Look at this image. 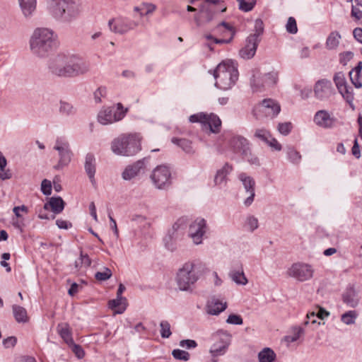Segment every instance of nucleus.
Returning <instances> with one entry per match:
<instances>
[{"mask_svg": "<svg viewBox=\"0 0 362 362\" xmlns=\"http://www.w3.org/2000/svg\"><path fill=\"white\" fill-rule=\"evenodd\" d=\"M49 71L54 76L74 78L87 74L90 64L81 57L69 52H59L51 57L47 63Z\"/></svg>", "mask_w": 362, "mask_h": 362, "instance_id": "1", "label": "nucleus"}, {"mask_svg": "<svg viewBox=\"0 0 362 362\" xmlns=\"http://www.w3.org/2000/svg\"><path fill=\"white\" fill-rule=\"evenodd\" d=\"M31 53L38 58L47 57L57 46V35L49 28H36L29 40Z\"/></svg>", "mask_w": 362, "mask_h": 362, "instance_id": "2", "label": "nucleus"}, {"mask_svg": "<svg viewBox=\"0 0 362 362\" xmlns=\"http://www.w3.org/2000/svg\"><path fill=\"white\" fill-rule=\"evenodd\" d=\"M213 75L216 80L215 86L224 90L230 89L238 78L237 66L232 60L220 63L214 71Z\"/></svg>", "mask_w": 362, "mask_h": 362, "instance_id": "3", "label": "nucleus"}, {"mask_svg": "<svg viewBox=\"0 0 362 362\" xmlns=\"http://www.w3.org/2000/svg\"><path fill=\"white\" fill-rule=\"evenodd\" d=\"M112 151L122 156H132L141 150V138L136 134H122L111 142Z\"/></svg>", "mask_w": 362, "mask_h": 362, "instance_id": "4", "label": "nucleus"}, {"mask_svg": "<svg viewBox=\"0 0 362 362\" xmlns=\"http://www.w3.org/2000/svg\"><path fill=\"white\" fill-rule=\"evenodd\" d=\"M199 279L197 264L193 262H187L178 270L176 276L177 285L181 291H190L192 286Z\"/></svg>", "mask_w": 362, "mask_h": 362, "instance_id": "5", "label": "nucleus"}, {"mask_svg": "<svg viewBox=\"0 0 362 362\" xmlns=\"http://www.w3.org/2000/svg\"><path fill=\"white\" fill-rule=\"evenodd\" d=\"M51 9L57 18L69 21L79 13L78 6L74 0H52Z\"/></svg>", "mask_w": 362, "mask_h": 362, "instance_id": "6", "label": "nucleus"}, {"mask_svg": "<svg viewBox=\"0 0 362 362\" xmlns=\"http://www.w3.org/2000/svg\"><path fill=\"white\" fill-rule=\"evenodd\" d=\"M218 0H206L199 8V13L194 16V21L197 26H201L213 20L216 14L223 12L226 8L218 6Z\"/></svg>", "mask_w": 362, "mask_h": 362, "instance_id": "7", "label": "nucleus"}, {"mask_svg": "<svg viewBox=\"0 0 362 362\" xmlns=\"http://www.w3.org/2000/svg\"><path fill=\"white\" fill-rule=\"evenodd\" d=\"M128 111L122 103H119L115 106L103 107L98 114V122L103 125L110 124L122 120Z\"/></svg>", "mask_w": 362, "mask_h": 362, "instance_id": "8", "label": "nucleus"}, {"mask_svg": "<svg viewBox=\"0 0 362 362\" xmlns=\"http://www.w3.org/2000/svg\"><path fill=\"white\" fill-rule=\"evenodd\" d=\"M214 343L211 345L209 353L212 357L224 355L232 341V334L225 329H218L211 335Z\"/></svg>", "mask_w": 362, "mask_h": 362, "instance_id": "9", "label": "nucleus"}, {"mask_svg": "<svg viewBox=\"0 0 362 362\" xmlns=\"http://www.w3.org/2000/svg\"><path fill=\"white\" fill-rule=\"evenodd\" d=\"M286 273L289 277L298 281L304 282L310 280L313 277L315 269L310 264L298 262L292 264Z\"/></svg>", "mask_w": 362, "mask_h": 362, "instance_id": "10", "label": "nucleus"}, {"mask_svg": "<svg viewBox=\"0 0 362 362\" xmlns=\"http://www.w3.org/2000/svg\"><path fill=\"white\" fill-rule=\"evenodd\" d=\"M54 149L57 151L59 153V161L54 166V168L55 170H60L67 166L71 162L73 156L68 141L64 137L57 138Z\"/></svg>", "mask_w": 362, "mask_h": 362, "instance_id": "11", "label": "nucleus"}, {"mask_svg": "<svg viewBox=\"0 0 362 362\" xmlns=\"http://www.w3.org/2000/svg\"><path fill=\"white\" fill-rule=\"evenodd\" d=\"M150 177L158 189H165L171 185V172L165 165H158L154 168Z\"/></svg>", "mask_w": 362, "mask_h": 362, "instance_id": "12", "label": "nucleus"}, {"mask_svg": "<svg viewBox=\"0 0 362 362\" xmlns=\"http://www.w3.org/2000/svg\"><path fill=\"white\" fill-rule=\"evenodd\" d=\"M184 235L185 231L181 223L178 222L175 223L163 238L165 248L171 252L177 250L179 243L182 240Z\"/></svg>", "mask_w": 362, "mask_h": 362, "instance_id": "13", "label": "nucleus"}, {"mask_svg": "<svg viewBox=\"0 0 362 362\" xmlns=\"http://www.w3.org/2000/svg\"><path fill=\"white\" fill-rule=\"evenodd\" d=\"M208 230L206 220L202 218H197L190 223L188 235L194 244L200 245L203 243Z\"/></svg>", "mask_w": 362, "mask_h": 362, "instance_id": "14", "label": "nucleus"}, {"mask_svg": "<svg viewBox=\"0 0 362 362\" xmlns=\"http://www.w3.org/2000/svg\"><path fill=\"white\" fill-rule=\"evenodd\" d=\"M138 25V22L122 16L112 18L108 22L110 30L112 32L119 35H124L129 31L135 29Z\"/></svg>", "mask_w": 362, "mask_h": 362, "instance_id": "15", "label": "nucleus"}, {"mask_svg": "<svg viewBox=\"0 0 362 362\" xmlns=\"http://www.w3.org/2000/svg\"><path fill=\"white\" fill-rule=\"evenodd\" d=\"M256 111L266 117L273 118L279 115L281 107L278 102L273 99H264L256 107Z\"/></svg>", "mask_w": 362, "mask_h": 362, "instance_id": "16", "label": "nucleus"}, {"mask_svg": "<svg viewBox=\"0 0 362 362\" xmlns=\"http://www.w3.org/2000/svg\"><path fill=\"white\" fill-rule=\"evenodd\" d=\"M313 122L317 127L328 129L337 126V119L327 110H320L315 112Z\"/></svg>", "mask_w": 362, "mask_h": 362, "instance_id": "17", "label": "nucleus"}, {"mask_svg": "<svg viewBox=\"0 0 362 362\" xmlns=\"http://www.w3.org/2000/svg\"><path fill=\"white\" fill-rule=\"evenodd\" d=\"M147 162V158H144L127 166L122 174V178L124 180H130L136 176L144 174Z\"/></svg>", "mask_w": 362, "mask_h": 362, "instance_id": "18", "label": "nucleus"}, {"mask_svg": "<svg viewBox=\"0 0 362 362\" xmlns=\"http://www.w3.org/2000/svg\"><path fill=\"white\" fill-rule=\"evenodd\" d=\"M314 93L317 99L326 100L334 94V89L330 81L322 79L318 81L314 87Z\"/></svg>", "mask_w": 362, "mask_h": 362, "instance_id": "19", "label": "nucleus"}, {"mask_svg": "<svg viewBox=\"0 0 362 362\" xmlns=\"http://www.w3.org/2000/svg\"><path fill=\"white\" fill-rule=\"evenodd\" d=\"M215 35L223 36V38L215 39L216 44H228L233 37V28L226 22H221L214 30Z\"/></svg>", "mask_w": 362, "mask_h": 362, "instance_id": "20", "label": "nucleus"}, {"mask_svg": "<svg viewBox=\"0 0 362 362\" xmlns=\"http://www.w3.org/2000/svg\"><path fill=\"white\" fill-rule=\"evenodd\" d=\"M238 179L242 182L246 192L249 194L248 197L245 199L244 204L246 206H250L252 204L255 196V182L252 177L248 176L246 173H242L238 175Z\"/></svg>", "mask_w": 362, "mask_h": 362, "instance_id": "21", "label": "nucleus"}, {"mask_svg": "<svg viewBox=\"0 0 362 362\" xmlns=\"http://www.w3.org/2000/svg\"><path fill=\"white\" fill-rule=\"evenodd\" d=\"M84 170L92 185L95 187L96 159L92 153H88L85 156Z\"/></svg>", "mask_w": 362, "mask_h": 362, "instance_id": "22", "label": "nucleus"}, {"mask_svg": "<svg viewBox=\"0 0 362 362\" xmlns=\"http://www.w3.org/2000/svg\"><path fill=\"white\" fill-rule=\"evenodd\" d=\"M259 42L255 40L254 36H248L245 47L240 50V56L245 59L252 58L255 54Z\"/></svg>", "mask_w": 362, "mask_h": 362, "instance_id": "23", "label": "nucleus"}, {"mask_svg": "<svg viewBox=\"0 0 362 362\" xmlns=\"http://www.w3.org/2000/svg\"><path fill=\"white\" fill-rule=\"evenodd\" d=\"M230 145L235 152L240 153L243 156H247L250 146L245 138L241 136H233L230 141Z\"/></svg>", "mask_w": 362, "mask_h": 362, "instance_id": "24", "label": "nucleus"}, {"mask_svg": "<svg viewBox=\"0 0 362 362\" xmlns=\"http://www.w3.org/2000/svg\"><path fill=\"white\" fill-rule=\"evenodd\" d=\"M227 308V303L216 297L211 298L206 304V313L209 315H217Z\"/></svg>", "mask_w": 362, "mask_h": 362, "instance_id": "25", "label": "nucleus"}, {"mask_svg": "<svg viewBox=\"0 0 362 362\" xmlns=\"http://www.w3.org/2000/svg\"><path fill=\"white\" fill-rule=\"evenodd\" d=\"M232 170V165L228 163H225L221 169L217 170L214 176V185L217 186L226 185L227 183V176L230 173Z\"/></svg>", "mask_w": 362, "mask_h": 362, "instance_id": "26", "label": "nucleus"}, {"mask_svg": "<svg viewBox=\"0 0 362 362\" xmlns=\"http://www.w3.org/2000/svg\"><path fill=\"white\" fill-rule=\"evenodd\" d=\"M230 278L237 284L245 286L248 280L245 276L242 264H238L236 268L232 269L229 272Z\"/></svg>", "mask_w": 362, "mask_h": 362, "instance_id": "27", "label": "nucleus"}, {"mask_svg": "<svg viewBox=\"0 0 362 362\" xmlns=\"http://www.w3.org/2000/svg\"><path fill=\"white\" fill-rule=\"evenodd\" d=\"M23 15L25 18L30 17L36 9V0H18Z\"/></svg>", "mask_w": 362, "mask_h": 362, "instance_id": "28", "label": "nucleus"}, {"mask_svg": "<svg viewBox=\"0 0 362 362\" xmlns=\"http://www.w3.org/2000/svg\"><path fill=\"white\" fill-rule=\"evenodd\" d=\"M343 301L351 308H356L358 304V298H357V293L355 288L350 287L343 294Z\"/></svg>", "mask_w": 362, "mask_h": 362, "instance_id": "29", "label": "nucleus"}, {"mask_svg": "<svg viewBox=\"0 0 362 362\" xmlns=\"http://www.w3.org/2000/svg\"><path fill=\"white\" fill-rule=\"evenodd\" d=\"M57 332L64 342L67 344L73 343V338L69 326L67 323H60L57 327Z\"/></svg>", "mask_w": 362, "mask_h": 362, "instance_id": "30", "label": "nucleus"}, {"mask_svg": "<svg viewBox=\"0 0 362 362\" xmlns=\"http://www.w3.org/2000/svg\"><path fill=\"white\" fill-rule=\"evenodd\" d=\"M172 142L180 147L185 153L192 154L194 153L192 142L186 139L173 138Z\"/></svg>", "mask_w": 362, "mask_h": 362, "instance_id": "31", "label": "nucleus"}, {"mask_svg": "<svg viewBox=\"0 0 362 362\" xmlns=\"http://www.w3.org/2000/svg\"><path fill=\"white\" fill-rule=\"evenodd\" d=\"M341 37V35L337 31L332 32L327 38L326 47L328 49H336L339 45Z\"/></svg>", "mask_w": 362, "mask_h": 362, "instance_id": "32", "label": "nucleus"}, {"mask_svg": "<svg viewBox=\"0 0 362 362\" xmlns=\"http://www.w3.org/2000/svg\"><path fill=\"white\" fill-rule=\"evenodd\" d=\"M13 313L14 317L18 322L24 323L28 321L27 311L24 308L14 305H13Z\"/></svg>", "mask_w": 362, "mask_h": 362, "instance_id": "33", "label": "nucleus"}, {"mask_svg": "<svg viewBox=\"0 0 362 362\" xmlns=\"http://www.w3.org/2000/svg\"><path fill=\"white\" fill-rule=\"evenodd\" d=\"M49 204L51 210L54 214L61 213L64 208V202L60 197H51L49 200Z\"/></svg>", "mask_w": 362, "mask_h": 362, "instance_id": "34", "label": "nucleus"}, {"mask_svg": "<svg viewBox=\"0 0 362 362\" xmlns=\"http://www.w3.org/2000/svg\"><path fill=\"white\" fill-rule=\"evenodd\" d=\"M259 362H273L276 358V354L270 348H264L258 354Z\"/></svg>", "mask_w": 362, "mask_h": 362, "instance_id": "35", "label": "nucleus"}, {"mask_svg": "<svg viewBox=\"0 0 362 362\" xmlns=\"http://www.w3.org/2000/svg\"><path fill=\"white\" fill-rule=\"evenodd\" d=\"M205 123L209 124L211 131L214 133L218 131V129L221 124V122L219 117L214 114L206 115V121Z\"/></svg>", "mask_w": 362, "mask_h": 362, "instance_id": "36", "label": "nucleus"}, {"mask_svg": "<svg viewBox=\"0 0 362 362\" xmlns=\"http://www.w3.org/2000/svg\"><path fill=\"white\" fill-rule=\"evenodd\" d=\"M358 314L356 310H349L341 316V321L346 325H354L356 322V320L357 319Z\"/></svg>", "mask_w": 362, "mask_h": 362, "instance_id": "37", "label": "nucleus"}, {"mask_svg": "<svg viewBox=\"0 0 362 362\" xmlns=\"http://www.w3.org/2000/svg\"><path fill=\"white\" fill-rule=\"evenodd\" d=\"M59 110L60 114L65 116H71L76 113L75 107L69 103L61 100Z\"/></svg>", "mask_w": 362, "mask_h": 362, "instance_id": "38", "label": "nucleus"}, {"mask_svg": "<svg viewBox=\"0 0 362 362\" xmlns=\"http://www.w3.org/2000/svg\"><path fill=\"white\" fill-rule=\"evenodd\" d=\"M259 227V221L257 218H256L253 215H248L246 218L244 223V228L250 231L253 232L256 229H257Z\"/></svg>", "mask_w": 362, "mask_h": 362, "instance_id": "39", "label": "nucleus"}, {"mask_svg": "<svg viewBox=\"0 0 362 362\" xmlns=\"http://www.w3.org/2000/svg\"><path fill=\"white\" fill-rule=\"evenodd\" d=\"M288 159L293 164H298L301 160V155L293 147H288L286 149Z\"/></svg>", "mask_w": 362, "mask_h": 362, "instance_id": "40", "label": "nucleus"}, {"mask_svg": "<svg viewBox=\"0 0 362 362\" xmlns=\"http://www.w3.org/2000/svg\"><path fill=\"white\" fill-rule=\"evenodd\" d=\"M334 81L339 91L344 90L347 86L344 74L342 72L335 74L334 76Z\"/></svg>", "mask_w": 362, "mask_h": 362, "instance_id": "41", "label": "nucleus"}, {"mask_svg": "<svg viewBox=\"0 0 362 362\" xmlns=\"http://www.w3.org/2000/svg\"><path fill=\"white\" fill-rule=\"evenodd\" d=\"M264 32V23L261 19H256L255 21V33L249 36H254L255 40L260 41V36Z\"/></svg>", "mask_w": 362, "mask_h": 362, "instance_id": "42", "label": "nucleus"}, {"mask_svg": "<svg viewBox=\"0 0 362 362\" xmlns=\"http://www.w3.org/2000/svg\"><path fill=\"white\" fill-rule=\"evenodd\" d=\"M160 333L161 337L164 339L169 338L172 334L170 323L166 320H162L160 323Z\"/></svg>", "mask_w": 362, "mask_h": 362, "instance_id": "43", "label": "nucleus"}, {"mask_svg": "<svg viewBox=\"0 0 362 362\" xmlns=\"http://www.w3.org/2000/svg\"><path fill=\"white\" fill-rule=\"evenodd\" d=\"M239 3V8L240 10L247 12L251 11L255 4L256 0H237Z\"/></svg>", "mask_w": 362, "mask_h": 362, "instance_id": "44", "label": "nucleus"}, {"mask_svg": "<svg viewBox=\"0 0 362 362\" xmlns=\"http://www.w3.org/2000/svg\"><path fill=\"white\" fill-rule=\"evenodd\" d=\"M172 355L175 359L184 361H189L190 358V355L187 351L181 349H174Z\"/></svg>", "mask_w": 362, "mask_h": 362, "instance_id": "45", "label": "nucleus"}, {"mask_svg": "<svg viewBox=\"0 0 362 362\" xmlns=\"http://www.w3.org/2000/svg\"><path fill=\"white\" fill-rule=\"evenodd\" d=\"M339 92L348 103H352L354 100V93L351 87L347 85L344 90H341Z\"/></svg>", "mask_w": 362, "mask_h": 362, "instance_id": "46", "label": "nucleus"}, {"mask_svg": "<svg viewBox=\"0 0 362 362\" xmlns=\"http://www.w3.org/2000/svg\"><path fill=\"white\" fill-rule=\"evenodd\" d=\"M112 274L111 270L107 267H105L103 272H98L95 273V278L98 281H106L112 276Z\"/></svg>", "mask_w": 362, "mask_h": 362, "instance_id": "47", "label": "nucleus"}, {"mask_svg": "<svg viewBox=\"0 0 362 362\" xmlns=\"http://www.w3.org/2000/svg\"><path fill=\"white\" fill-rule=\"evenodd\" d=\"M271 134L265 129H258L255 131V136L267 143L270 139Z\"/></svg>", "mask_w": 362, "mask_h": 362, "instance_id": "48", "label": "nucleus"}, {"mask_svg": "<svg viewBox=\"0 0 362 362\" xmlns=\"http://www.w3.org/2000/svg\"><path fill=\"white\" fill-rule=\"evenodd\" d=\"M288 33L296 34L298 32L296 19L293 17H289L286 25Z\"/></svg>", "mask_w": 362, "mask_h": 362, "instance_id": "49", "label": "nucleus"}, {"mask_svg": "<svg viewBox=\"0 0 362 362\" xmlns=\"http://www.w3.org/2000/svg\"><path fill=\"white\" fill-rule=\"evenodd\" d=\"M226 322L230 325H240L243 323V320L240 315L230 314L228 315Z\"/></svg>", "mask_w": 362, "mask_h": 362, "instance_id": "50", "label": "nucleus"}, {"mask_svg": "<svg viewBox=\"0 0 362 362\" xmlns=\"http://www.w3.org/2000/svg\"><path fill=\"white\" fill-rule=\"evenodd\" d=\"M303 329L300 327H296L293 329V333L292 335L287 336L286 339L288 342H294L297 341L300 337L303 334Z\"/></svg>", "mask_w": 362, "mask_h": 362, "instance_id": "51", "label": "nucleus"}, {"mask_svg": "<svg viewBox=\"0 0 362 362\" xmlns=\"http://www.w3.org/2000/svg\"><path fill=\"white\" fill-rule=\"evenodd\" d=\"M292 129V124L291 122L279 123L278 125V130L282 135H288Z\"/></svg>", "mask_w": 362, "mask_h": 362, "instance_id": "52", "label": "nucleus"}, {"mask_svg": "<svg viewBox=\"0 0 362 362\" xmlns=\"http://www.w3.org/2000/svg\"><path fill=\"white\" fill-rule=\"evenodd\" d=\"M360 74H361L354 73V71H350L349 72L351 82L356 88L362 87V83L360 81Z\"/></svg>", "mask_w": 362, "mask_h": 362, "instance_id": "53", "label": "nucleus"}, {"mask_svg": "<svg viewBox=\"0 0 362 362\" xmlns=\"http://www.w3.org/2000/svg\"><path fill=\"white\" fill-rule=\"evenodd\" d=\"M277 74L274 72L267 73L264 76V81L267 86H272L276 83Z\"/></svg>", "mask_w": 362, "mask_h": 362, "instance_id": "54", "label": "nucleus"}, {"mask_svg": "<svg viewBox=\"0 0 362 362\" xmlns=\"http://www.w3.org/2000/svg\"><path fill=\"white\" fill-rule=\"evenodd\" d=\"M41 191L45 195H49L52 192L51 182L45 179L41 183Z\"/></svg>", "mask_w": 362, "mask_h": 362, "instance_id": "55", "label": "nucleus"}, {"mask_svg": "<svg viewBox=\"0 0 362 362\" xmlns=\"http://www.w3.org/2000/svg\"><path fill=\"white\" fill-rule=\"evenodd\" d=\"M189 121L191 122L205 123V122L206 121V114L201 112L192 115L189 117Z\"/></svg>", "mask_w": 362, "mask_h": 362, "instance_id": "56", "label": "nucleus"}, {"mask_svg": "<svg viewBox=\"0 0 362 362\" xmlns=\"http://www.w3.org/2000/svg\"><path fill=\"white\" fill-rule=\"evenodd\" d=\"M68 345L71 348L72 351L78 358H82L84 356V351L81 346L74 344V341L72 344Z\"/></svg>", "mask_w": 362, "mask_h": 362, "instance_id": "57", "label": "nucleus"}, {"mask_svg": "<svg viewBox=\"0 0 362 362\" xmlns=\"http://www.w3.org/2000/svg\"><path fill=\"white\" fill-rule=\"evenodd\" d=\"M354 57V54L351 52H344L341 53L339 55L340 63L343 65H346Z\"/></svg>", "mask_w": 362, "mask_h": 362, "instance_id": "58", "label": "nucleus"}, {"mask_svg": "<svg viewBox=\"0 0 362 362\" xmlns=\"http://www.w3.org/2000/svg\"><path fill=\"white\" fill-rule=\"evenodd\" d=\"M180 346L186 349H194L197 346V343L192 339H183L180 341Z\"/></svg>", "mask_w": 362, "mask_h": 362, "instance_id": "59", "label": "nucleus"}, {"mask_svg": "<svg viewBox=\"0 0 362 362\" xmlns=\"http://www.w3.org/2000/svg\"><path fill=\"white\" fill-rule=\"evenodd\" d=\"M245 158L250 163L251 165H255L256 166H259L260 163L259 160L257 156L253 155L250 153V150L247 151V156H244Z\"/></svg>", "mask_w": 362, "mask_h": 362, "instance_id": "60", "label": "nucleus"}, {"mask_svg": "<svg viewBox=\"0 0 362 362\" xmlns=\"http://www.w3.org/2000/svg\"><path fill=\"white\" fill-rule=\"evenodd\" d=\"M79 260L80 264L81 265H83V267H88L91 264V259H90L88 255L86 254L83 255L82 252H81Z\"/></svg>", "mask_w": 362, "mask_h": 362, "instance_id": "61", "label": "nucleus"}, {"mask_svg": "<svg viewBox=\"0 0 362 362\" xmlns=\"http://www.w3.org/2000/svg\"><path fill=\"white\" fill-rule=\"evenodd\" d=\"M126 298L117 297L116 299H113L109 301V306L110 308L114 309L119 308L123 301H125Z\"/></svg>", "mask_w": 362, "mask_h": 362, "instance_id": "62", "label": "nucleus"}, {"mask_svg": "<svg viewBox=\"0 0 362 362\" xmlns=\"http://www.w3.org/2000/svg\"><path fill=\"white\" fill-rule=\"evenodd\" d=\"M266 144H267L271 148L276 151H280L281 149V145L276 139L273 138L272 136Z\"/></svg>", "mask_w": 362, "mask_h": 362, "instance_id": "63", "label": "nucleus"}, {"mask_svg": "<svg viewBox=\"0 0 362 362\" xmlns=\"http://www.w3.org/2000/svg\"><path fill=\"white\" fill-rule=\"evenodd\" d=\"M354 38L362 44V28H356L353 31Z\"/></svg>", "mask_w": 362, "mask_h": 362, "instance_id": "64", "label": "nucleus"}]
</instances>
